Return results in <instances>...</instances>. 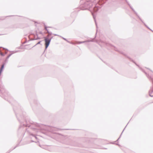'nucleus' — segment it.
Returning <instances> with one entry per match:
<instances>
[{"label": "nucleus", "instance_id": "nucleus-1", "mask_svg": "<svg viewBox=\"0 0 153 153\" xmlns=\"http://www.w3.org/2000/svg\"><path fill=\"white\" fill-rule=\"evenodd\" d=\"M45 48H47L49 45L51 40L50 39L45 38Z\"/></svg>", "mask_w": 153, "mask_h": 153}, {"label": "nucleus", "instance_id": "nucleus-2", "mask_svg": "<svg viewBox=\"0 0 153 153\" xmlns=\"http://www.w3.org/2000/svg\"><path fill=\"white\" fill-rule=\"evenodd\" d=\"M4 65H2V66H1V70L0 71V73H1L3 69L4 68Z\"/></svg>", "mask_w": 153, "mask_h": 153}]
</instances>
